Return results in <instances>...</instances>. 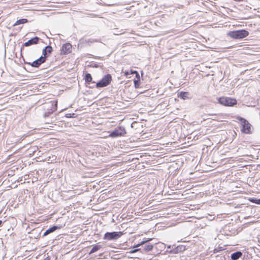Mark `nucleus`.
Segmentation results:
<instances>
[{
	"mask_svg": "<svg viewBox=\"0 0 260 260\" xmlns=\"http://www.w3.org/2000/svg\"><path fill=\"white\" fill-rule=\"evenodd\" d=\"M249 33L245 29H240L230 31L228 36L234 39H242L249 35Z\"/></svg>",
	"mask_w": 260,
	"mask_h": 260,
	"instance_id": "f257e3e1",
	"label": "nucleus"
},
{
	"mask_svg": "<svg viewBox=\"0 0 260 260\" xmlns=\"http://www.w3.org/2000/svg\"><path fill=\"white\" fill-rule=\"evenodd\" d=\"M218 101L219 104L225 106H233L237 104L236 99L229 97H220Z\"/></svg>",
	"mask_w": 260,
	"mask_h": 260,
	"instance_id": "f03ea898",
	"label": "nucleus"
},
{
	"mask_svg": "<svg viewBox=\"0 0 260 260\" xmlns=\"http://www.w3.org/2000/svg\"><path fill=\"white\" fill-rule=\"evenodd\" d=\"M238 119L240 121L242 128L241 132L244 134H250L251 133V124L245 118L239 117Z\"/></svg>",
	"mask_w": 260,
	"mask_h": 260,
	"instance_id": "7ed1b4c3",
	"label": "nucleus"
},
{
	"mask_svg": "<svg viewBox=\"0 0 260 260\" xmlns=\"http://www.w3.org/2000/svg\"><path fill=\"white\" fill-rule=\"evenodd\" d=\"M125 134L126 131L124 127L118 126L110 133L109 137L111 138H116L122 136Z\"/></svg>",
	"mask_w": 260,
	"mask_h": 260,
	"instance_id": "20e7f679",
	"label": "nucleus"
},
{
	"mask_svg": "<svg viewBox=\"0 0 260 260\" xmlns=\"http://www.w3.org/2000/svg\"><path fill=\"white\" fill-rule=\"evenodd\" d=\"M112 81V76L110 74H108L105 75L103 78L96 84L97 88L103 87L110 84Z\"/></svg>",
	"mask_w": 260,
	"mask_h": 260,
	"instance_id": "39448f33",
	"label": "nucleus"
},
{
	"mask_svg": "<svg viewBox=\"0 0 260 260\" xmlns=\"http://www.w3.org/2000/svg\"><path fill=\"white\" fill-rule=\"evenodd\" d=\"M122 234L121 232H107L105 234L103 238L107 240H116L120 238Z\"/></svg>",
	"mask_w": 260,
	"mask_h": 260,
	"instance_id": "423d86ee",
	"label": "nucleus"
},
{
	"mask_svg": "<svg viewBox=\"0 0 260 260\" xmlns=\"http://www.w3.org/2000/svg\"><path fill=\"white\" fill-rule=\"evenodd\" d=\"M57 102H51L48 104V111L46 112L43 114V117L46 118L48 117L51 114L53 113L57 110Z\"/></svg>",
	"mask_w": 260,
	"mask_h": 260,
	"instance_id": "0eeeda50",
	"label": "nucleus"
},
{
	"mask_svg": "<svg viewBox=\"0 0 260 260\" xmlns=\"http://www.w3.org/2000/svg\"><path fill=\"white\" fill-rule=\"evenodd\" d=\"M46 61L44 57L41 56L37 59L34 60L32 62L24 61L25 64H28L31 66L32 67L39 68L40 65L44 63Z\"/></svg>",
	"mask_w": 260,
	"mask_h": 260,
	"instance_id": "6e6552de",
	"label": "nucleus"
},
{
	"mask_svg": "<svg viewBox=\"0 0 260 260\" xmlns=\"http://www.w3.org/2000/svg\"><path fill=\"white\" fill-rule=\"evenodd\" d=\"M72 51V45L70 43L64 44L61 48V53L63 54H68Z\"/></svg>",
	"mask_w": 260,
	"mask_h": 260,
	"instance_id": "1a4fd4ad",
	"label": "nucleus"
},
{
	"mask_svg": "<svg viewBox=\"0 0 260 260\" xmlns=\"http://www.w3.org/2000/svg\"><path fill=\"white\" fill-rule=\"evenodd\" d=\"M40 38L38 37H35L33 38L30 39L28 41L25 42L23 45L25 47H28L32 45L37 44L39 43V40H40Z\"/></svg>",
	"mask_w": 260,
	"mask_h": 260,
	"instance_id": "9d476101",
	"label": "nucleus"
},
{
	"mask_svg": "<svg viewBox=\"0 0 260 260\" xmlns=\"http://www.w3.org/2000/svg\"><path fill=\"white\" fill-rule=\"evenodd\" d=\"M53 51V49L52 47L50 45L47 46L45 47L42 51L43 55H44L43 57H45V59H46V58L47 57L48 54H50Z\"/></svg>",
	"mask_w": 260,
	"mask_h": 260,
	"instance_id": "9b49d317",
	"label": "nucleus"
},
{
	"mask_svg": "<svg viewBox=\"0 0 260 260\" xmlns=\"http://www.w3.org/2000/svg\"><path fill=\"white\" fill-rule=\"evenodd\" d=\"M60 228L57 225H53L48 230H47L43 234V236H46L54 232H55L56 230L59 229Z\"/></svg>",
	"mask_w": 260,
	"mask_h": 260,
	"instance_id": "f8f14e48",
	"label": "nucleus"
},
{
	"mask_svg": "<svg viewBox=\"0 0 260 260\" xmlns=\"http://www.w3.org/2000/svg\"><path fill=\"white\" fill-rule=\"evenodd\" d=\"M185 250V247L182 245H179L175 247L174 249L170 251V253L176 254L179 252L184 251Z\"/></svg>",
	"mask_w": 260,
	"mask_h": 260,
	"instance_id": "ddd939ff",
	"label": "nucleus"
},
{
	"mask_svg": "<svg viewBox=\"0 0 260 260\" xmlns=\"http://www.w3.org/2000/svg\"><path fill=\"white\" fill-rule=\"evenodd\" d=\"M242 255V253L240 251H238L233 253L231 255V258L232 260H237L241 257Z\"/></svg>",
	"mask_w": 260,
	"mask_h": 260,
	"instance_id": "4468645a",
	"label": "nucleus"
},
{
	"mask_svg": "<svg viewBox=\"0 0 260 260\" xmlns=\"http://www.w3.org/2000/svg\"><path fill=\"white\" fill-rule=\"evenodd\" d=\"M188 95L189 93L188 92L181 91L178 93V97L182 100H186L189 99Z\"/></svg>",
	"mask_w": 260,
	"mask_h": 260,
	"instance_id": "2eb2a0df",
	"label": "nucleus"
},
{
	"mask_svg": "<svg viewBox=\"0 0 260 260\" xmlns=\"http://www.w3.org/2000/svg\"><path fill=\"white\" fill-rule=\"evenodd\" d=\"M152 238H144L143 240L140 243L134 246V248H137V247H138L141 245H143L147 243H148V242L152 240Z\"/></svg>",
	"mask_w": 260,
	"mask_h": 260,
	"instance_id": "dca6fc26",
	"label": "nucleus"
},
{
	"mask_svg": "<svg viewBox=\"0 0 260 260\" xmlns=\"http://www.w3.org/2000/svg\"><path fill=\"white\" fill-rule=\"evenodd\" d=\"M101 248H102V246L101 245L95 244L94 245H93L91 250L89 252V254H91V253H93L97 251L98 250H99Z\"/></svg>",
	"mask_w": 260,
	"mask_h": 260,
	"instance_id": "f3484780",
	"label": "nucleus"
},
{
	"mask_svg": "<svg viewBox=\"0 0 260 260\" xmlns=\"http://www.w3.org/2000/svg\"><path fill=\"white\" fill-rule=\"evenodd\" d=\"M84 79L86 83H89L92 81V77L90 74L86 73L84 77Z\"/></svg>",
	"mask_w": 260,
	"mask_h": 260,
	"instance_id": "a211bd4d",
	"label": "nucleus"
},
{
	"mask_svg": "<svg viewBox=\"0 0 260 260\" xmlns=\"http://www.w3.org/2000/svg\"><path fill=\"white\" fill-rule=\"evenodd\" d=\"M153 247V245L151 244H148L144 246V250L148 252L152 250Z\"/></svg>",
	"mask_w": 260,
	"mask_h": 260,
	"instance_id": "6ab92c4d",
	"label": "nucleus"
},
{
	"mask_svg": "<svg viewBox=\"0 0 260 260\" xmlns=\"http://www.w3.org/2000/svg\"><path fill=\"white\" fill-rule=\"evenodd\" d=\"M28 22V20L26 19H20L18 20H17L16 23L14 24V25H17L21 24H24Z\"/></svg>",
	"mask_w": 260,
	"mask_h": 260,
	"instance_id": "aec40b11",
	"label": "nucleus"
},
{
	"mask_svg": "<svg viewBox=\"0 0 260 260\" xmlns=\"http://www.w3.org/2000/svg\"><path fill=\"white\" fill-rule=\"evenodd\" d=\"M140 77H139L138 79L134 80V85H135V87L136 88L140 87Z\"/></svg>",
	"mask_w": 260,
	"mask_h": 260,
	"instance_id": "412c9836",
	"label": "nucleus"
},
{
	"mask_svg": "<svg viewBox=\"0 0 260 260\" xmlns=\"http://www.w3.org/2000/svg\"><path fill=\"white\" fill-rule=\"evenodd\" d=\"M86 42L88 43H93L94 42H100L101 41L100 39H88V40H86Z\"/></svg>",
	"mask_w": 260,
	"mask_h": 260,
	"instance_id": "4be33fe9",
	"label": "nucleus"
},
{
	"mask_svg": "<svg viewBox=\"0 0 260 260\" xmlns=\"http://www.w3.org/2000/svg\"><path fill=\"white\" fill-rule=\"evenodd\" d=\"M249 201L252 203H255L256 204H259L258 199L256 198H251Z\"/></svg>",
	"mask_w": 260,
	"mask_h": 260,
	"instance_id": "5701e85b",
	"label": "nucleus"
},
{
	"mask_svg": "<svg viewBox=\"0 0 260 260\" xmlns=\"http://www.w3.org/2000/svg\"><path fill=\"white\" fill-rule=\"evenodd\" d=\"M76 114L75 113H69L66 114V117L67 118H73L75 117Z\"/></svg>",
	"mask_w": 260,
	"mask_h": 260,
	"instance_id": "b1692460",
	"label": "nucleus"
},
{
	"mask_svg": "<svg viewBox=\"0 0 260 260\" xmlns=\"http://www.w3.org/2000/svg\"><path fill=\"white\" fill-rule=\"evenodd\" d=\"M223 250L222 248L221 247H217V248H216L214 249L213 250V252L214 253H216L217 252H218L220 251H222Z\"/></svg>",
	"mask_w": 260,
	"mask_h": 260,
	"instance_id": "393cba45",
	"label": "nucleus"
},
{
	"mask_svg": "<svg viewBox=\"0 0 260 260\" xmlns=\"http://www.w3.org/2000/svg\"><path fill=\"white\" fill-rule=\"evenodd\" d=\"M133 248H134V249L131 250L129 252V253H135V252H136L137 251H140L141 250L140 248H134V247H133Z\"/></svg>",
	"mask_w": 260,
	"mask_h": 260,
	"instance_id": "a878e982",
	"label": "nucleus"
},
{
	"mask_svg": "<svg viewBox=\"0 0 260 260\" xmlns=\"http://www.w3.org/2000/svg\"><path fill=\"white\" fill-rule=\"evenodd\" d=\"M134 72H135V74L136 75V77L137 79H138V78L140 77L138 72L136 71H134Z\"/></svg>",
	"mask_w": 260,
	"mask_h": 260,
	"instance_id": "bb28decb",
	"label": "nucleus"
},
{
	"mask_svg": "<svg viewBox=\"0 0 260 260\" xmlns=\"http://www.w3.org/2000/svg\"><path fill=\"white\" fill-rule=\"evenodd\" d=\"M124 75L126 76H127L128 75H130V72L129 71H125L124 72Z\"/></svg>",
	"mask_w": 260,
	"mask_h": 260,
	"instance_id": "cd10ccee",
	"label": "nucleus"
},
{
	"mask_svg": "<svg viewBox=\"0 0 260 260\" xmlns=\"http://www.w3.org/2000/svg\"><path fill=\"white\" fill-rule=\"evenodd\" d=\"M92 67L94 68H98L99 67V65L97 64H94Z\"/></svg>",
	"mask_w": 260,
	"mask_h": 260,
	"instance_id": "c85d7f7f",
	"label": "nucleus"
},
{
	"mask_svg": "<svg viewBox=\"0 0 260 260\" xmlns=\"http://www.w3.org/2000/svg\"><path fill=\"white\" fill-rule=\"evenodd\" d=\"M134 71L131 70L130 71V74H135V72H134Z\"/></svg>",
	"mask_w": 260,
	"mask_h": 260,
	"instance_id": "c756f323",
	"label": "nucleus"
},
{
	"mask_svg": "<svg viewBox=\"0 0 260 260\" xmlns=\"http://www.w3.org/2000/svg\"><path fill=\"white\" fill-rule=\"evenodd\" d=\"M2 224H3V221L2 220H0V226H2Z\"/></svg>",
	"mask_w": 260,
	"mask_h": 260,
	"instance_id": "7c9ffc66",
	"label": "nucleus"
},
{
	"mask_svg": "<svg viewBox=\"0 0 260 260\" xmlns=\"http://www.w3.org/2000/svg\"><path fill=\"white\" fill-rule=\"evenodd\" d=\"M44 260H50V258H49V257H47L46 258H45Z\"/></svg>",
	"mask_w": 260,
	"mask_h": 260,
	"instance_id": "2f4dec72",
	"label": "nucleus"
},
{
	"mask_svg": "<svg viewBox=\"0 0 260 260\" xmlns=\"http://www.w3.org/2000/svg\"><path fill=\"white\" fill-rule=\"evenodd\" d=\"M235 1H237V2H241L243 0H235Z\"/></svg>",
	"mask_w": 260,
	"mask_h": 260,
	"instance_id": "473e14b6",
	"label": "nucleus"
},
{
	"mask_svg": "<svg viewBox=\"0 0 260 260\" xmlns=\"http://www.w3.org/2000/svg\"><path fill=\"white\" fill-rule=\"evenodd\" d=\"M171 245H169V246H168V249L171 248Z\"/></svg>",
	"mask_w": 260,
	"mask_h": 260,
	"instance_id": "72a5a7b5",
	"label": "nucleus"
},
{
	"mask_svg": "<svg viewBox=\"0 0 260 260\" xmlns=\"http://www.w3.org/2000/svg\"><path fill=\"white\" fill-rule=\"evenodd\" d=\"M258 201H259V205H260V199H258Z\"/></svg>",
	"mask_w": 260,
	"mask_h": 260,
	"instance_id": "f704fd0d",
	"label": "nucleus"
}]
</instances>
